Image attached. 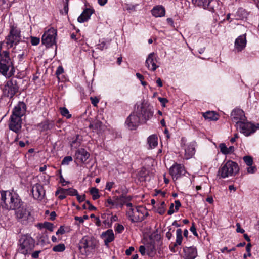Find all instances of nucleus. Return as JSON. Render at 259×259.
Instances as JSON below:
<instances>
[{
  "label": "nucleus",
  "mask_w": 259,
  "mask_h": 259,
  "mask_svg": "<svg viewBox=\"0 0 259 259\" xmlns=\"http://www.w3.org/2000/svg\"><path fill=\"white\" fill-rule=\"evenodd\" d=\"M76 158L81 162H84L90 157V154L84 149L80 148L75 152Z\"/></svg>",
  "instance_id": "25"
},
{
  "label": "nucleus",
  "mask_w": 259,
  "mask_h": 259,
  "mask_svg": "<svg viewBox=\"0 0 259 259\" xmlns=\"http://www.w3.org/2000/svg\"><path fill=\"white\" fill-rule=\"evenodd\" d=\"M174 204L173 203H171L169 209L167 212L168 215H171L174 213L175 210L174 209Z\"/></svg>",
  "instance_id": "61"
},
{
  "label": "nucleus",
  "mask_w": 259,
  "mask_h": 259,
  "mask_svg": "<svg viewBox=\"0 0 259 259\" xmlns=\"http://www.w3.org/2000/svg\"><path fill=\"white\" fill-rule=\"evenodd\" d=\"M147 143L149 148L153 149L158 144V138L156 135H152L148 137Z\"/></svg>",
  "instance_id": "30"
},
{
  "label": "nucleus",
  "mask_w": 259,
  "mask_h": 259,
  "mask_svg": "<svg viewBox=\"0 0 259 259\" xmlns=\"http://www.w3.org/2000/svg\"><path fill=\"white\" fill-rule=\"evenodd\" d=\"M93 13V10L90 9H85L78 17L77 20L79 23H83L88 21L92 14Z\"/></svg>",
  "instance_id": "26"
},
{
  "label": "nucleus",
  "mask_w": 259,
  "mask_h": 259,
  "mask_svg": "<svg viewBox=\"0 0 259 259\" xmlns=\"http://www.w3.org/2000/svg\"><path fill=\"white\" fill-rule=\"evenodd\" d=\"M256 170H257L256 167L255 166L251 165V166H249V167H248L247 168V172L250 174H253V173L255 172Z\"/></svg>",
  "instance_id": "49"
},
{
  "label": "nucleus",
  "mask_w": 259,
  "mask_h": 259,
  "mask_svg": "<svg viewBox=\"0 0 259 259\" xmlns=\"http://www.w3.org/2000/svg\"><path fill=\"white\" fill-rule=\"evenodd\" d=\"M140 118L137 113H132L127 118L125 124L130 130H136L141 122Z\"/></svg>",
  "instance_id": "14"
},
{
  "label": "nucleus",
  "mask_w": 259,
  "mask_h": 259,
  "mask_svg": "<svg viewBox=\"0 0 259 259\" xmlns=\"http://www.w3.org/2000/svg\"><path fill=\"white\" fill-rule=\"evenodd\" d=\"M236 128L246 136H248L255 132V125L247 121V120L241 123L239 125H237Z\"/></svg>",
  "instance_id": "13"
},
{
  "label": "nucleus",
  "mask_w": 259,
  "mask_h": 259,
  "mask_svg": "<svg viewBox=\"0 0 259 259\" xmlns=\"http://www.w3.org/2000/svg\"><path fill=\"white\" fill-rule=\"evenodd\" d=\"M22 120L21 118L11 115L10 117V122L9 125V128L15 132L18 133L21 128Z\"/></svg>",
  "instance_id": "18"
},
{
  "label": "nucleus",
  "mask_w": 259,
  "mask_h": 259,
  "mask_svg": "<svg viewBox=\"0 0 259 259\" xmlns=\"http://www.w3.org/2000/svg\"><path fill=\"white\" fill-rule=\"evenodd\" d=\"M231 119L232 121L235 123L236 127L246 120L244 111L238 108L235 109L232 111Z\"/></svg>",
  "instance_id": "12"
},
{
  "label": "nucleus",
  "mask_w": 259,
  "mask_h": 259,
  "mask_svg": "<svg viewBox=\"0 0 259 259\" xmlns=\"http://www.w3.org/2000/svg\"><path fill=\"white\" fill-rule=\"evenodd\" d=\"M219 148L220 149V151L224 155L228 154V148L227 147L226 144L225 143H221L219 145Z\"/></svg>",
  "instance_id": "38"
},
{
  "label": "nucleus",
  "mask_w": 259,
  "mask_h": 259,
  "mask_svg": "<svg viewBox=\"0 0 259 259\" xmlns=\"http://www.w3.org/2000/svg\"><path fill=\"white\" fill-rule=\"evenodd\" d=\"M190 230L191 231V232H192V233L193 234V235L194 236H195L196 237L198 236V234L197 233L196 229L195 228V225H194V223H192V225L191 227V228L190 229Z\"/></svg>",
  "instance_id": "51"
},
{
  "label": "nucleus",
  "mask_w": 259,
  "mask_h": 259,
  "mask_svg": "<svg viewBox=\"0 0 259 259\" xmlns=\"http://www.w3.org/2000/svg\"><path fill=\"white\" fill-rule=\"evenodd\" d=\"M148 214L147 210L142 207L129 208L126 212L127 217L132 223L142 221Z\"/></svg>",
  "instance_id": "5"
},
{
  "label": "nucleus",
  "mask_w": 259,
  "mask_h": 259,
  "mask_svg": "<svg viewBox=\"0 0 259 259\" xmlns=\"http://www.w3.org/2000/svg\"><path fill=\"white\" fill-rule=\"evenodd\" d=\"M9 52L3 51V55L0 57V73L4 76L9 77L13 75L10 72L8 75L7 72L10 67H12V62L10 61Z\"/></svg>",
  "instance_id": "7"
},
{
  "label": "nucleus",
  "mask_w": 259,
  "mask_h": 259,
  "mask_svg": "<svg viewBox=\"0 0 259 259\" xmlns=\"http://www.w3.org/2000/svg\"><path fill=\"white\" fill-rule=\"evenodd\" d=\"M156 211L160 214H163L165 211V204L164 201L161 202L158 206Z\"/></svg>",
  "instance_id": "35"
},
{
  "label": "nucleus",
  "mask_w": 259,
  "mask_h": 259,
  "mask_svg": "<svg viewBox=\"0 0 259 259\" xmlns=\"http://www.w3.org/2000/svg\"><path fill=\"white\" fill-rule=\"evenodd\" d=\"M106 202L108 204V205H106L107 207H109L111 209L116 208V203L114 199L112 200L110 198H109L107 200Z\"/></svg>",
  "instance_id": "39"
},
{
  "label": "nucleus",
  "mask_w": 259,
  "mask_h": 259,
  "mask_svg": "<svg viewBox=\"0 0 259 259\" xmlns=\"http://www.w3.org/2000/svg\"><path fill=\"white\" fill-rule=\"evenodd\" d=\"M41 124L42 125V127L44 130H48L52 127V124L49 123L48 121L44 122Z\"/></svg>",
  "instance_id": "48"
},
{
  "label": "nucleus",
  "mask_w": 259,
  "mask_h": 259,
  "mask_svg": "<svg viewBox=\"0 0 259 259\" xmlns=\"http://www.w3.org/2000/svg\"><path fill=\"white\" fill-rule=\"evenodd\" d=\"M151 13L155 17H161L165 15V10L163 6H157L152 9Z\"/></svg>",
  "instance_id": "27"
},
{
  "label": "nucleus",
  "mask_w": 259,
  "mask_h": 259,
  "mask_svg": "<svg viewBox=\"0 0 259 259\" xmlns=\"http://www.w3.org/2000/svg\"><path fill=\"white\" fill-rule=\"evenodd\" d=\"M117 220V217L115 215H113V216H111L110 217V223H109V222H107V220H104L103 223L105 224H107L108 225V227H111V225H112V223L113 222H115Z\"/></svg>",
  "instance_id": "44"
},
{
  "label": "nucleus",
  "mask_w": 259,
  "mask_h": 259,
  "mask_svg": "<svg viewBox=\"0 0 259 259\" xmlns=\"http://www.w3.org/2000/svg\"><path fill=\"white\" fill-rule=\"evenodd\" d=\"M96 246L95 240L90 236H84L79 241L78 247L80 252L83 254L94 249Z\"/></svg>",
  "instance_id": "9"
},
{
  "label": "nucleus",
  "mask_w": 259,
  "mask_h": 259,
  "mask_svg": "<svg viewBox=\"0 0 259 259\" xmlns=\"http://www.w3.org/2000/svg\"><path fill=\"white\" fill-rule=\"evenodd\" d=\"M243 13H245L244 10L242 9H239L236 14V19H242V17L240 16V14H243Z\"/></svg>",
  "instance_id": "52"
},
{
  "label": "nucleus",
  "mask_w": 259,
  "mask_h": 259,
  "mask_svg": "<svg viewBox=\"0 0 259 259\" xmlns=\"http://www.w3.org/2000/svg\"><path fill=\"white\" fill-rule=\"evenodd\" d=\"M236 226H237V229H236L237 232L243 233L245 232V231L243 229L241 228L240 224L239 223H237L236 224Z\"/></svg>",
  "instance_id": "59"
},
{
  "label": "nucleus",
  "mask_w": 259,
  "mask_h": 259,
  "mask_svg": "<svg viewBox=\"0 0 259 259\" xmlns=\"http://www.w3.org/2000/svg\"><path fill=\"white\" fill-rule=\"evenodd\" d=\"M139 251L142 255H145L146 254V245L145 246H144V245L140 246L139 247Z\"/></svg>",
  "instance_id": "50"
},
{
  "label": "nucleus",
  "mask_w": 259,
  "mask_h": 259,
  "mask_svg": "<svg viewBox=\"0 0 259 259\" xmlns=\"http://www.w3.org/2000/svg\"><path fill=\"white\" fill-rule=\"evenodd\" d=\"M106 43L104 41L101 42L98 45V48L103 50L104 48H106Z\"/></svg>",
  "instance_id": "63"
},
{
  "label": "nucleus",
  "mask_w": 259,
  "mask_h": 259,
  "mask_svg": "<svg viewBox=\"0 0 259 259\" xmlns=\"http://www.w3.org/2000/svg\"><path fill=\"white\" fill-rule=\"evenodd\" d=\"M15 210V215L19 222L25 224L30 215V212L24 207L20 206Z\"/></svg>",
  "instance_id": "15"
},
{
  "label": "nucleus",
  "mask_w": 259,
  "mask_h": 259,
  "mask_svg": "<svg viewBox=\"0 0 259 259\" xmlns=\"http://www.w3.org/2000/svg\"><path fill=\"white\" fill-rule=\"evenodd\" d=\"M246 45V34L239 36L236 38L235 42V47L238 51H241L244 49Z\"/></svg>",
  "instance_id": "24"
},
{
  "label": "nucleus",
  "mask_w": 259,
  "mask_h": 259,
  "mask_svg": "<svg viewBox=\"0 0 259 259\" xmlns=\"http://www.w3.org/2000/svg\"><path fill=\"white\" fill-rule=\"evenodd\" d=\"M61 114L62 116L66 117L67 118H70L71 115L69 114L68 109L65 107H61L60 108Z\"/></svg>",
  "instance_id": "36"
},
{
  "label": "nucleus",
  "mask_w": 259,
  "mask_h": 259,
  "mask_svg": "<svg viewBox=\"0 0 259 259\" xmlns=\"http://www.w3.org/2000/svg\"><path fill=\"white\" fill-rule=\"evenodd\" d=\"M76 198L79 202H83L85 199V195H79L78 194L76 195Z\"/></svg>",
  "instance_id": "54"
},
{
  "label": "nucleus",
  "mask_w": 259,
  "mask_h": 259,
  "mask_svg": "<svg viewBox=\"0 0 259 259\" xmlns=\"http://www.w3.org/2000/svg\"><path fill=\"white\" fill-rule=\"evenodd\" d=\"M182 240V230L181 229H178L176 230V240L175 243V246L181 245Z\"/></svg>",
  "instance_id": "32"
},
{
  "label": "nucleus",
  "mask_w": 259,
  "mask_h": 259,
  "mask_svg": "<svg viewBox=\"0 0 259 259\" xmlns=\"http://www.w3.org/2000/svg\"><path fill=\"white\" fill-rule=\"evenodd\" d=\"M124 229V227L123 225L118 224L117 226L116 227L115 230L118 233H122Z\"/></svg>",
  "instance_id": "47"
},
{
  "label": "nucleus",
  "mask_w": 259,
  "mask_h": 259,
  "mask_svg": "<svg viewBox=\"0 0 259 259\" xmlns=\"http://www.w3.org/2000/svg\"><path fill=\"white\" fill-rule=\"evenodd\" d=\"M26 111V105L23 102H19L13 109L11 115L21 118Z\"/></svg>",
  "instance_id": "22"
},
{
  "label": "nucleus",
  "mask_w": 259,
  "mask_h": 259,
  "mask_svg": "<svg viewBox=\"0 0 259 259\" xmlns=\"http://www.w3.org/2000/svg\"><path fill=\"white\" fill-rule=\"evenodd\" d=\"M243 159L245 163L248 166H251L253 163V159L250 156H245L243 158Z\"/></svg>",
  "instance_id": "40"
},
{
  "label": "nucleus",
  "mask_w": 259,
  "mask_h": 259,
  "mask_svg": "<svg viewBox=\"0 0 259 259\" xmlns=\"http://www.w3.org/2000/svg\"><path fill=\"white\" fill-rule=\"evenodd\" d=\"M67 192V195L70 196H76L78 194L77 191L73 189L72 188H70L69 189H66Z\"/></svg>",
  "instance_id": "42"
},
{
  "label": "nucleus",
  "mask_w": 259,
  "mask_h": 259,
  "mask_svg": "<svg viewBox=\"0 0 259 259\" xmlns=\"http://www.w3.org/2000/svg\"><path fill=\"white\" fill-rule=\"evenodd\" d=\"M169 173L174 180H176L186 173L183 165L175 162L169 169Z\"/></svg>",
  "instance_id": "11"
},
{
  "label": "nucleus",
  "mask_w": 259,
  "mask_h": 259,
  "mask_svg": "<svg viewBox=\"0 0 259 259\" xmlns=\"http://www.w3.org/2000/svg\"><path fill=\"white\" fill-rule=\"evenodd\" d=\"M65 246L64 244H59L54 246L52 250L54 252H63L65 249Z\"/></svg>",
  "instance_id": "34"
},
{
  "label": "nucleus",
  "mask_w": 259,
  "mask_h": 259,
  "mask_svg": "<svg viewBox=\"0 0 259 259\" xmlns=\"http://www.w3.org/2000/svg\"><path fill=\"white\" fill-rule=\"evenodd\" d=\"M65 233V230L63 226H60L58 229L57 231L56 232V235L58 234H63Z\"/></svg>",
  "instance_id": "62"
},
{
  "label": "nucleus",
  "mask_w": 259,
  "mask_h": 259,
  "mask_svg": "<svg viewBox=\"0 0 259 259\" xmlns=\"http://www.w3.org/2000/svg\"><path fill=\"white\" fill-rule=\"evenodd\" d=\"M146 244L147 254L150 256H153L156 253L155 242L154 240H150Z\"/></svg>",
  "instance_id": "29"
},
{
  "label": "nucleus",
  "mask_w": 259,
  "mask_h": 259,
  "mask_svg": "<svg viewBox=\"0 0 259 259\" xmlns=\"http://www.w3.org/2000/svg\"><path fill=\"white\" fill-rule=\"evenodd\" d=\"M31 43L33 46H36L39 44L40 42V39L36 37L31 36Z\"/></svg>",
  "instance_id": "46"
},
{
  "label": "nucleus",
  "mask_w": 259,
  "mask_h": 259,
  "mask_svg": "<svg viewBox=\"0 0 259 259\" xmlns=\"http://www.w3.org/2000/svg\"><path fill=\"white\" fill-rule=\"evenodd\" d=\"M79 135H76V138L75 139L73 140L71 143V147L77 148L78 146L80 145V141H78Z\"/></svg>",
  "instance_id": "37"
},
{
  "label": "nucleus",
  "mask_w": 259,
  "mask_h": 259,
  "mask_svg": "<svg viewBox=\"0 0 259 259\" xmlns=\"http://www.w3.org/2000/svg\"><path fill=\"white\" fill-rule=\"evenodd\" d=\"M85 203L88 205V209L89 210H96V208L95 206H94L93 205H92L89 201H88V200L87 201L85 202Z\"/></svg>",
  "instance_id": "56"
},
{
  "label": "nucleus",
  "mask_w": 259,
  "mask_h": 259,
  "mask_svg": "<svg viewBox=\"0 0 259 259\" xmlns=\"http://www.w3.org/2000/svg\"><path fill=\"white\" fill-rule=\"evenodd\" d=\"M35 247V240L29 235H21L19 240V252L26 255L29 254Z\"/></svg>",
  "instance_id": "4"
},
{
  "label": "nucleus",
  "mask_w": 259,
  "mask_h": 259,
  "mask_svg": "<svg viewBox=\"0 0 259 259\" xmlns=\"http://www.w3.org/2000/svg\"><path fill=\"white\" fill-rule=\"evenodd\" d=\"M42 227L45 228L47 229L49 231L52 232L54 229V225L52 223L50 222H45L42 224Z\"/></svg>",
  "instance_id": "41"
},
{
  "label": "nucleus",
  "mask_w": 259,
  "mask_h": 259,
  "mask_svg": "<svg viewBox=\"0 0 259 259\" xmlns=\"http://www.w3.org/2000/svg\"><path fill=\"white\" fill-rule=\"evenodd\" d=\"M114 183L113 182H109L106 183V189L110 191L114 185Z\"/></svg>",
  "instance_id": "57"
},
{
  "label": "nucleus",
  "mask_w": 259,
  "mask_h": 259,
  "mask_svg": "<svg viewBox=\"0 0 259 259\" xmlns=\"http://www.w3.org/2000/svg\"><path fill=\"white\" fill-rule=\"evenodd\" d=\"M57 30L51 28L46 31L41 38L42 43L47 47L52 46L55 43Z\"/></svg>",
  "instance_id": "10"
},
{
  "label": "nucleus",
  "mask_w": 259,
  "mask_h": 259,
  "mask_svg": "<svg viewBox=\"0 0 259 259\" xmlns=\"http://www.w3.org/2000/svg\"><path fill=\"white\" fill-rule=\"evenodd\" d=\"M33 197L34 199L41 200L44 198L45 190L42 185L37 183L34 185L31 190Z\"/></svg>",
  "instance_id": "17"
},
{
  "label": "nucleus",
  "mask_w": 259,
  "mask_h": 259,
  "mask_svg": "<svg viewBox=\"0 0 259 259\" xmlns=\"http://www.w3.org/2000/svg\"><path fill=\"white\" fill-rule=\"evenodd\" d=\"M205 119L210 120L217 121L219 119V115L214 111H207L203 114Z\"/></svg>",
  "instance_id": "31"
},
{
  "label": "nucleus",
  "mask_w": 259,
  "mask_h": 259,
  "mask_svg": "<svg viewBox=\"0 0 259 259\" xmlns=\"http://www.w3.org/2000/svg\"><path fill=\"white\" fill-rule=\"evenodd\" d=\"M1 200L4 204V207L7 210H16L22 205V202L19 195L15 192L9 191L1 192Z\"/></svg>",
  "instance_id": "2"
},
{
  "label": "nucleus",
  "mask_w": 259,
  "mask_h": 259,
  "mask_svg": "<svg viewBox=\"0 0 259 259\" xmlns=\"http://www.w3.org/2000/svg\"><path fill=\"white\" fill-rule=\"evenodd\" d=\"M6 44L12 48L13 46L20 45L23 50L28 48V44L25 41H22L20 29L14 23L10 26L9 33L6 37Z\"/></svg>",
  "instance_id": "1"
},
{
  "label": "nucleus",
  "mask_w": 259,
  "mask_h": 259,
  "mask_svg": "<svg viewBox=\"0 0 259 259\" xmlns=\"http://www.w3.org/2000/svg\"><path fill=\"white\" fill-rule=\"evenodd\" d=\"M90 193L92 196L93 199L94 200H97L100 196L99 194V190L96 187H92L90 189Z\"/></svg>",
  "instance_id": "33"
},
{
  "label": "nucleus",
  "mask_w": 259,
  "mask_h": 259,
  "mask_svg": "<svg viewBox=\"0 0 259 259\" xmlns=\"http://www.w3.org/2000/svg\"><path fill=\"white\" fill-rule=\"evenodd\" d=\"M66 194H67V189H65V191L64 192V193H61L58 196V198L60 200H63L66 197Z\"/></svg>",
  "instance_id": "55"
},
{
  "label": "nucleus",
  "mask_w": 259,
  "mask_h": 259,
  "mask_svg": "<svg viewBox=\"0 0 259 259\" xmlns=\"http://www.w3.org/2000/svg\"><path fill=\"white\" fill-rule=\"evenodd\" d=\"M239 170L238 165L235 162L228 160L219 169L218 176L220 178H226L237 174Z\"/></svg>",
  "instance_id": "3"
},
{
  "label": "nucleus",
  "mask_w": 259,
  "mask_h": 259,
  "mask_svg": "<svg viewBox=\"0 0 259 259\" xmlns=\"http://www.w3.org/2000/svg\"><path fill=\"white\" fill-rule=\"evenodd\" d=\"M138 114L141 116V122L145 123L153 116V112L150 108L142 106Z\"/></svg>",
  "instance_id": "16"
},
{
  "label": "nucleus",
  "mask_w": 259,
  "mask_h": 259,
  "mask_svg": "<svg viewBox=\"0 0 259 259\" xmlns=\"http://www.w3.org/2000/svg\"><path fill=\"white\" fill-rule=\"evenodd\" d=\"M103 126L102 122L99 120H97L94 122V129L97 131H101Z\"/></svg>",
  "instance_id": "43"
},
{
  "label": "nucleus",
  "mask_w": 259,
  "mask_h": 259,
  "mask_svg": "<svg viewBox=\"0 0 259 259\" xmlns=\"http://www.w3.org/2000/svg\"><path fill=\"white\" fill-rule=\"evenodd\" d=\"M90 100L91 101L92 104L94 106H96L97 103L99 102V99L96 97H92L90 98Z\"/></svg>",
  "instance_id": "53"
},
{
  "label": "nucleus",
  "mask_w": 259,
  "mask_h": 259,
  "mask_svg": "<svg viewBox=\"0 0 259 259\" xmlns=\"http://www.w3.org/2000/svg\"><path fill=\"white\" fill-rule=\"evenodd\" d=\"M175 210L176 211H177L179 210V208L181 207V204L180 201L178 200H175Z\"/></svg>",
  "instance_id": "64"
},
{
  "label": "nucleus",
  "mask_w": 259,
  "mask_h": 259,
  "mask_svg": "<svg viewBox=\"0 0 259 259\" xmlns=\"http://www.w3.org/2000/svg\"><path fill=\"white\" fill-rule=\"evenodd\" d=\"M102 236L104 238V242L106 245L113 241L114 239V235L112 229H109L102 233Z\"/></svg>",
  "instance_id": "28"
},
{
  "label": "nucleus",
  "mask_w": 259,
  "mask_h": 259,
  "mask_svg": "<svg viewBox=\"0 0 259 259\" xmlns=\"http://www.w3.org/2000/svg\"><path fill=\"white\" fill-rule=\"evenodd\" d=\"M72 161V158L71 156H66L64 158L63 160L62 161V164L63 165H67L68 163Z\"/></svg>",
  "instance_id": "45"
},
{
  "label": "nucleus",
  "mask_w": 259,
  "mask_h": 259,
  "mask_svg": "<svg viewBox=\"0 0 259 259\" xmlns=\"http://www.w3.org/2000/svg\"><path fill=\"white\" fill-rule=\"evenodd\" d=\"M19 85L17 80L11 78L6 81L3 89V94L5 97L12 98L19 91Z\"/></svg>",
  "instance_id": "6"
},
{
  "label": "nucleus",
  "mask_w": 259,
  "mask_h": 259,
  "mask_svg": "<svg viewBox=\"0 0 259 259\" xmlns=\"http://www.w3.org/2000/svg\"><path fill=\"white\" fill-rule=\"evenodd\" d=\"M157 58L154 52L151 53L149 54L148 57L146 60V66L152 71H155L159 66L156 65Z\"/></svg>",
  "instance_id": "19"
},
{
  "label": "nucleus",
  "mask_w": 259,
  "mask_h": 259,
  "mask_svg": "<svg viewBox=\"0 0 259 259\" xmlns=\"http://www.w3.org/2000/svg\"><path fill=\"white\" fill-rule=\"evenodd\" d=\"M116 203V208L120 207H122L124 205H125L126 202H130L132 199L131 196H127L122 194L119 196L113 197Z\"/></svg>",
  "instance_id": "20"
},
{
  "label": "nucleus",
  "mask_w": 259,
  "mask_h": 259,
  "mask_svg": "<svg viewBox=\"0 0 259 259\" xmlns=\"http://www.w3.org/2000/svg\"><path fill=\"white\" fill-rule=\"evenodd\" d=\"M185 259H194L197 255L196 247H185L183 248Z\"/></svg>",
  "instance_id": "23"
},
{
  "label": "nucleus",
  "mask_w": 259,
  "mask_h": 259,
  "mask_svg": "<svg viewBox=\"0 0 259 259\" xmlns=\"http://www.w3.org/2000/svg\"><path fill=\"white\" fill-rule=\"evenodd\" d=\"M195 5L199 7H202L205 9H208L209 11L214 12V7L212 5V1L210 0H192Z\"/></svg>",
  "instance_id": "21"
},
{
  "label": "nucleus",
  "mask_w": 259,
  "mask_h": 259,
  "mask_svg": "<svg viewBox=\"0 0 259 259\" xmlns=\"http://www.w3.org/2000/svg\"><path fill=\"white\" fill-rule=\"evenodd\" d=\"M181 146L185 151L184 159L188 160L191 158L195 154L196 143L193 141L189 143L186 142L185 138L182 137L181 140Z\"/></svg>",
  "instance_id": "8"
},
{
  "label": "nucleus",
  "mask_w": 259,
  "mask_h": 259,
  "mask_svg": "<svg viewBox=\"0 0 259 259\" xmlns=\"http://www.w3.org/2000/svg\"><path fill=\"white\" fill-rule=\"evenodd\" d=\"M41 252L40 250H37L33 252L31 254V256L33 258H37L39 257V254Z\"/></svg>",
  "instance_id": "58"
},
{
  "label": "nucleus",
  "mask_w": 259,
  "mask_h": 259,
  "mask_svg": "<svg viewBox=\"0 0 259 259\" xmlns=\"http://www.w3.org/2000/svg\"><path fill=\"white\" fill-rule=\"evenodd\" d=\"M251 247V244L250 243H248L246 247V250L248 252V256H250L251 255L250 253Z\"/></svg>",
  "instance_id": "60"
}]
</instances>
